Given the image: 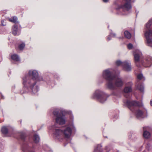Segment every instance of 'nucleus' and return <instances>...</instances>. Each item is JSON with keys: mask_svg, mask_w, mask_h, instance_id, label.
I'll return each instance as SVG.
<instances>
[{"mask_svg": "<svg viewBox=\"0 0 152 152\" xmlns=\"http://www.w3.org/2000/svg\"><path fill=\"white\" fill-rule=\"evenodd\" d=\"M29 76H27L23 78V84L24 87L29 88L31 89L32 92L36 94L38 91V88L37 86L34 88L37 81L41 80L42 79L41 77L38 76V72L36 70H30L28 72Z\"/></svg>", "mask_w": 152, "mask_h": 152, "instance_id": "nucleus-1", "label": "nucleus"}, {"mask_svg": "<svg viewBox=\"0 0 152 152\" xmlns=\"http://www.w3.org/2000/svg\"><path fill=\"white\" fill-rule=\"evenodd\" d=\"M111 69L104 70L102 76L104 78L108 81L107 86L111 89H115L116 87H120L123 85V82L121 79L118 76H113L111 74Z\"/></svg>", "mask_w": 152, "mask_h": 152, "instance_id": "nucleus-2", "label": "nucleus"}, {"mask_svg": "<svg viewBox=\"0 0 152 152\" xmlns=\"http://www.w3.org/2000/svg\"><path fill=\"white\" fill-rule=\"evenodd\" d=\"M126 105L132 111L137 110L134 112L136 117L138 118H142L143 117V112L140 109H137L141 106L138 103L135 101L130 102L127 100L125 102Z\"/></svg>", "mask_w": 152, "mask_h": 152, "instance_id": "nucleus-3", "label": "nucleus"}, {"mask_svg": "<svg viewBox=\"0 0 152 152\" xmlns=\"http://www.w3.org/2000/svg\"><path fill=\"white\" fill-rule=\"evenodd\" d=\"M152 24V18L150 19L146 23L144 34L147 40L148 45L152 48V31L149 28Z\"/></svg>", "mask_w": 152, "mask_h": 152, "instance_id": "nucleus-4", "label": "nucleus"}, {"mask_svg": "<svg viewBox=\"0 0 152 152\" xmlns=\"http://www.w3.org/2000/svg\"><path fill=\"white\" fill-rule=\"evenodd\" d=\"M107 95L102 91L96 90L92 96V98L96 99L102 103H104L106 101L107 98Z\"/></svg>", "mask_w": 152, "mask_h": 152, "instance_id": "nucleus-5", "label": "nucleus"}, {"mask_svg": "<svg viewBox=\"0 0 152 152\" xmlns=\"http://www.w3.org/2000/svg\"><path fill=\"white\" fill-rule=\"evenodd\" d=\"M59 110L58 109H56L53 111V114L56 117V124L61 125L65 124V120L64 116L59 113Z\"/></svg>", "mask_w": 152, "mask_h": 152, "instance_id": "nucleus-6", "label": "nucleus"}, {"mask_svg": "<svg viewBox=\"0 0 152 152\" xmlns=\"http://www.w3.org/2000/svg\"><path fill=\"white\" fill-rule=\"evenodd\" d=\"M130 1L131 0H124V4L121 6L120 7L121 10L125 12L123 13V15L126 14L128 12L131 8Z\"/></svg>", "mask_w": 152, "mask_h": 152, "instance_id": "nucleus-7", "label": "nucleus"}, {"mask_svg": "<svg viewBox=\"0 0 152 152\" xmlns=\"http://www.w3.org/2000/svg\"><path fill=\"white\" fill-rule=\"evenodd\" d=\"M75 129V127L72 123L69 125V127H66L64 131V134L65 138H69L70 137L72 130Z\"/></svg>", "mask_w": 152, "mask_h": 152, "instance_id": "nucleus-8", "label": "nucleus"}, {"mask_svg": "<svg viewBox=\"0 0 152 152\" xmlns=\"http://www.w3.org/2000/svg\"><path fill=\"white\" fill-rule=\"evenodd\" d=\"M116 64L118 66H122L124 69L126 71H129L131 69L130 63L129 62L125 61L122 62L121 61L119 60L116 62Z\"/></svg>", "mask_w": 152, "mask_h": 152, "instance_id": "nucleus-9", "label": "nucleus"}, {"mask_svg": "<svg viewBox=\"0 0 152 152\" xmlns=\"http://www.w3.org/2000/svg\"><path fill=\"white\" fill-rule=\"evenodd\" d=\"M53 136L54 139L58 140L59 141H61L63 140V132L59 129H55Z\"/></svg>", "mask_w": 152, "mask_h": 152, "instance_id": "nucleus-10", "label": "nucleus"}, {"mask_svg": "<svg viewBox=\"0 0 152 152\" xmlns=\"http://www.w3.org/2000/svg\"><path fill=\"white\" fill-rule=\"evenodd\" d=\"M134 60L135 62H138L140 61V58L142 55V53L141 52L138 50H136L133 53Z\"/></svg>", "mask_w": 152, "mask_h": 152, "instance_id": "nucleus-11", "label": "nucleus"}, {"mask_svg": "<svg viewBox=\"0 0 152 152\" xmlns=\"http://www.w3.org/2000/svg\"><path fill=\"white\" fill-rule=\"evenodd\" d=\"M132 85V83L131 82L127 83L126 84V86L124 89V92L126 93H128L132 91L131 86Z\"/></svg>", "mask_w": 152, "mask_h": 152, "instance_id": "nucleus-12", "label": "nucleus"}, {"mask_svg": "<svg viewBox=\"0 0 152 152\" xmlns=\"http://www.w3.org/2000/svg\"><path fill=\"white\" fill-rule=\"evenodd\" d=\"M147 64V65H145L144 64H143V66L145 67L150 66L151 64H152V58L148 57L146 58L145 60V63Z\"/></svg>", "mask_w": 152, "mask_h": 152, "instance_id": "nucleus-13", "label": "nucleus"}, {"mask_svg": "<svg viewBox=\"0 0 152 152\" xmlns=\"http://www.w3.org/2000/svg\"><path fill=\"white\" fill-rule=\"evenodd\" d=\"M12 33L15 35H18L20 32L18 30V27L16 25H14L12 28Z\"/></svg>", "mask_w": 152, "mask_h": 152, "instance_id": "nucleus-14", "label": "nucleus"}, {"mask_svg": "<svg viewBox=\"0 0 152 152\" xmlns=\"http://www.w3.org/2000/svg\"><path fill=\"white\" fill-rule=\"evenodd\" d=\"M136 86L137 88L139 89L140 91L143 92L144 91V86L142 84L140 83L137 82L136 83Z\"/></svg>", "mask_w": 152, "mask_h": 152, "instance_id": "nucleus-15", "label": "nucleus"}, {"mask_svg": "<svg viewBox=\"0 0 152 152\" xmlns=\"http://www.w3.org/2000/svg\"><path fill=\"white\" fill-rule=\"evenodd\" d=\"M8 128L7 127L4 126L1 129V132L3 134H6L8 132Z\"/></svg>", "mask_w": 152, "mask_h": 152, "instance_id": "nucleus-16", "label": "nucleus"}, {"mask_svg": "<svg viewBox=\"0 0 152 152\" xmlns=\"http://www.w3.org/2000/svg\"><path fill=\"white\" fill-rule=\"evenodd\" d=\"M12 59L16 61H18L19 60V58L18 55L15 54H14L11 56Z\"/></svg>", "mask_w": 152, "mask_h": 152, "instance_id": "nucleus-17", "label": "nucleus"}, {"mask_svg": "<svg viewBox=\"0 0 152 152\" xmlns=\"http://www.w3.org/2000/svg\"><path fill=\"white\" fill-rule=\"evenodd\" d=\"M144 137L145 138H148L150 136V134L149 132L148 131H144L143 134Z\"/></svg>", "mask_w": 152, "mask_h": 152, "instance_id": "nucleus-18", "label": "nucleus"}, {"mask_svg": "<svg viewBox=\"0 0 152 152\" xmlns=\"http://www.w3.org/2000/svg\"><path fill=\"white\" fill-rule=\"evenodd\" d=\"M7 19L10 22L16 23L17 22V18L15 17H13L11 18H8Z\"/></svg>", "mask_w": 152, "mask_h": 152, "instance_id": "nucleus-19", "label": "nucleus"}, {"mask_svg": "<svg viewBox=\"0 0 152 152\" xmlns=\"http://www.w3.org/2000/svg\"><path fill=\"white\" fill-rule=\"evenodd\" d=\"M125 37L127 39H130L131 37V34L128 31H125L124 32Z\"/></svg>", "mask_w": 152, "mask_h": 152, "instance_id": "nucleus-20", "label": "nucleus"}, {"mask_svg": "<svg viewBox=\"0 0 152 152\" xmlns=\"http://www.w3.org/2000/svg\"><path fill=\"white\" fill-rule=\"evenodd\" d=\"M34 140L35 143L38 142L39 140V138L38 135L37 134L35 135L34 136Z\"/></svg>", "mask_w": 152, "mask_h": 152, "instance_id": "nucleus-21", "label": "nucleus"}, {"mask_svg": "<svg viewBox=\"0 0 152 152\" xmlns=\"http://www.w3.org/2000/svg\"><path fill=\"white\" fill-rule=\"evenodd\" d=\"M137 79L139 80H145L144 77H143V75L142 74H139L137 75Z\"/></svg>", "mask_w": 152, "mask_h": 152, "instance_id": "nucleus-22", "label": "nucleus"}, {"mask_svg": "<svg viewBox=\"0 0 152 152\" xmlns=\"http://www.w3.org/2000/svg\"><path fill=\"white\" fill-rule=\"evenodd\" d=\"M30 148L28 146H26L24 147L23 149V151L25 152L30 151Z\"/></svg>", "mask_w": 152, "mask_h": 152, "instance_id": "nucleus-23", "label": "nucleus"}, {"mask_svg": "<svg viewBox=\"0 0 152 152\" xmlns=\"http://www.w3.org/2000/svg\"><path fill=\"white\" fill-rule=\"evenodd\" d=\"M25 46V45L24 44H23V43L22 44H20L19 46V49L20 50H22L23 49Z\"/></svg>", "mask_w": 152, "mask_h": 152, "instance_id": "nucleus-24", "label": "nucleus"}, {"mask_svg": "<svg viewBox=\"0 0 152 152\" xmlns=\"http://www.w3.org/2000/svg\"><path fill=\"white\" fill-rule=\"evenodd\" d=\"M133 45L132 44H131V43L129 44H128V45H127L128 48L129 49H132V48H133Z\"/></svg>", "mask_w": 152, "mask_h": 152, "instance_id": "nucleus-25", "label": "nucleus"}, {"mask_svg": "<svg viewBox=\"0 0 152 152\" xmlns=\"http://www.w3.org/2000/svg\"><path fill=\"white\" fill-rule=\"evenodd\" d=\"M115 34H113L112 33H111L110 34V35L108 37H107V39L108 40H109L110 39L109 38L110 36V37H115Z\"/></svg>", "mask_w": 152, "mask_h": 152, "instance_id": "nucleus-26", "label": "nucleus"}, {"mask_svg": "<svg viewBox=\"0 0 152 152\" xmlns=\"http://www.w3.org/2000/svg\"><path fill=\"white\" fill-rule=\"evenodd\" d=\"M6 25L5 21L4 20H2L1 21V25L2 26H5Z\"/></svg>", "mask_w": 152, "mask_h": 152, "instance_id": "nucleus-27", "label": "nucleus"}, {"mask_svg": "<svg viewBox=\"0 0 152 152\" xmlns=\"http://www.w3.org/2000/svg\"><path fill=\"white\" fill-rule=\"evenodd\" d=\"M101 147V146L100 145H98V147L97 148V149L95 150V151H96V150H99V148H100Z\"/></svg>", "mask_w": 152, "mask_h": 152, "instance_id": "nucleus-28", "label": "nucleus"}, {"mask_svg": "<svg viewBox=\"0 0 152 152\" xmlns=\"http://www.w3.org/2000/svg\"><path fill=\"white\" fill-rule=\"evenodd\" d=\"M103 1L104 2H106L108 1V0H103Z\"/></svg>", "mask_w": 152, "mask_h": 152, "instance_id": "nucleus-29", "label": "nucleus"}, {"mask_svg": "<svg viewBox=\"0 0 152 152\" xmlns=\"http://www.w3.org/2000/svg\"><path fill=\"white\" fill-rule=\"evenodd\" d=\"M150 104H151V105L152 106V101H151L150 102Z\"/></svg>", "mask_w": 152, "mask_h": 152, "instance_id": "nucleus-30", "label": "nucleus"}]
</instances>
